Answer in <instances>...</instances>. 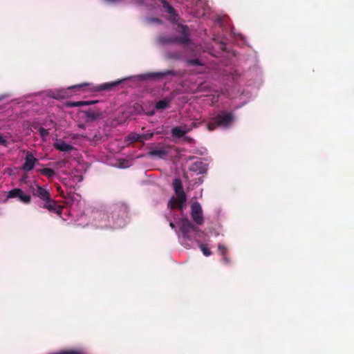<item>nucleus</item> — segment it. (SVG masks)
Masks as SVG:
<instances>
[{"instance_id": "obj_9", "label": "nucleus", "mask_w": 354, "mask_h": 354, "mask_svg": "<svg viewBox=\"0 0 354 354\" xmlns=\"http://www.w3.org/2000/svg\"><path fill=\"white\" fill-rule=\"evenodd\" d=\"M37 163L39 164L38 159L36 158L32 153L27 151L22 169L26 172H28L33 169Z\"/></svg>"}, {"instance_id": "obj_16", "label": "nucleus", "mask_w": 354, "mask_h": 354, "mask_svg": "<svg viewBox=\"0 0 354 354\" xmlns=\"http://www.w3.org/2000/svg\"><path fill=\"white\" fill-rule=\"evenodd\" d=\"M158 41L162 44H178V41H177V39L174 36H160L158 38Z\"/></svg>"}, {"instance_id": "obj_7", "label": "nucleus", "mask_w": 354, "mask_h": 354, "mask_svg": "<svg viewBox=\"0 0 354 354\" xmlns=\"http://www.w3.org/2000/svg\"><path fill=\"white\" fill-rule=\"evenodd\" d=\"M8 198H18V200L25 204H29L31 202V197L28 194H26L21 189L15 188L8 192Z\"/></svg>"}, {"instance_id": "obj_35", "label": "nucleus", "mask_w": 354, "mask_h": 354, "mask_svg": "<svg viewBox=\"0 0 354 354\" xmlns=\"http://www.w3.org/2000/svg\"><path fill=\"white\" fill-rule=\"evenodd\" d=\"M185 140H187V141H188L189 142H194V139H193V138H190V137H188V136L185 137Z\"/></svg>"}, {"instance_id": "obj_36", "label": "nucleus", "mask_w": 354, "mask_h": 354, "mask_svg": "<svg viewBox=\"0 0 354 354\" xmlns=\"http://www.w3.org/2000/svg\"><path fill=\"white\" fill-rule=\"evenodd\" d=\"M169 226L172 228V229H175L176 228V225L175 224L173 223V222H171L169 223Z\"/></svg>"}, {"instance_id": "obj_12", "label": "nucleus", "mask_w": 354, "mask_h": 354, "mask_svg": "<svg viewBox=\"0 0 354 354\" xmlns=\"http://www.w3.org/2000/svg\"><path fill=\"white\" fill-rule=\"evenodd\" d=\"M122 82V80L115 81L113 82L104 83L93 88H89V89L95 91H102L106 90H112L113 88L116 87L118 84Z\"/></svg>"}, {"instance_id": "obj_31", "label": "nucleus", "mask_w": 354, "mask_h": 354, "mask_svg": "<svg viewBox=\"0 0 354 354\" xmlns=\"http://www.w3.org/2000/svg\"><path fill=\"white\" fill-rule=\"evenodd\" d=\"M0 145L6 147H8V142L6 138L1 134H0Z\"/></svg>"}, {"instance_id": "obj_30", "label": "nucleus", "mask_w": 354, "mask_h": 354, "mask_svg": "<svg viewBox=\"0 0 354 354\" xmlns=\"http://www.w3.org/2000/svg\"><path fill=\"white\" fill-rule=\"evenodd\" d=\"M115 212H122V214L124 215V214H127V207H125L124 205H118L115 208Z\"/></svg>"}, {"instance_id": "obj_25", "label": "nucleus", "mask_w": 354, "mask_h": 354, "mask_svg": "<svg viewBox=\"0 0 354 354\" xmlns=\"http://www.w3.org/2000/svg\"><path fill=\"white\" fill-rule=\"evenodd\" d=\"M188 66H203V64L199 59H189L187 60Z\"/></svg>"}, {"instance_id": "obj_13", "label": "nucleus", "mask_w": 354, "mask_h": 354, "mask_svg": "<svg viewBox=\"0 0 354 354\" xmlns=\"http://www.w3.org/2000/svg\"><path fill=\"white\" fill-rule=\"evenodd\" d=\"M53 147L55 149L64 152H70L74 149L71 145L66 143L61 139L57 140L53 144Z\"/></svg>"}, {"instance_id": "obj_10", "label": "nucleus", "mask_w": 354, "mask_h": 354, "mask_svg": "<svg viewBox=\"0 0 354 354\" xmlns=\"http://www.w3.org/2000/svg\"><path fill=\"white\" fill-rule=\"evenodd\" d=\"M32 192L35 196L39 198L42 201L41 203H45L50 198V192L39 185H36V187L32 188Z\"/></svg>"}, {"instance_id": "obj_14", "label": "nucleus", "mask_w": 354, "mask_h": 354, "mask_svg": "<svg viewBox=\"0 0 354 354\" xmlns=\"http://www.w3.org/2000/svg\"><path fill=\"white\" fill-rule=\"evenodd\" d=\"M149 156L151 157H158L159 158H164L167 156L168 152L165 150L164 147H156L150 150L148 153Z\"/></svg>"}, {"instance_id": "obj_23", "label": "nucleus", "mask_w": 354, "mask_h": 354, "mask_svg": "<svg viewBox=\"0 0 354 354\" xmlns=\"http://www.w3.org/2000/svg\"><path fill=\"white\" fill-rule=\"evenodd\" d=\"M90 86H91V84L88 83H82V84L72 86L69 87L68 89L76 91H79L80 89H86Z\"/></svg>"}, {"instance_id": "obj_18", "label": "nucleus", "mask_w": 354, "mask_h": 354, "mask_svg": "<svg viewBox=\"0 0 354 354\" xmlns=\"http://www.w3.org/2000/svg\"><path fill=\"white\" fill-rule=\"evenodd\" d=\"M203 165V162L201 161H196L190 165L189 170L194 172H198V174H202L205 171Z\"/></svg>"}, {"instance_id": "obj_1", "label": "nucleus", "mask_w": 354, "mask_h": 354, "mask_svg": "<svg viewBox=\"0 0 354 354\" xmlns=\"http://www.w3.org/2000/svg\"><path fill=\"white\" fill-rule=\"evenodd\" d=\"M234 120V116L232 112L221 111L216 115L212 118L207 124L209 131H214L217 128H229Z\"/></svg>"}, {"instance_id": "obj_26", "label": "nucleus", "mask_w": 354, "mask_h": 354, "mask_svg": "<svg viewBox=\"0 0 354 354\" xmlns=\"http://www.w3.org/2000/svg\"><path fill=\"white\" fill-rule=\"evenodd\" d=\"M199 248L205 256L208 257L211 254V252L206 244L201 243Z\"/></svg>"}, {"instance_id": "obj_33", "label": "nucleus", "mask_w": 354, "mask_h": 354, "mask_svg": "<svg viewBox=\"0 0 354 354\" xmlns=\"http://www.w3.org/2000/svg\"><path fill=\"white\" fill-rule=\"evenodd\" d=\"M201 124V122H193L189 126L190 127L191 129L192 130L194 128L198 127Z\"/></svg>"}, {"instance_id": "obj_8", "label": "nucleus", "mask_w": 354, "mask_h": 354, "mask_svg": "<svg viewBox=\"0 0 354 354\" xmlns=\"http://www.w3.org/2000/svg\"><path fill=\"white\" fill-rule=\"evenodd\" d=\"M177 32L180 34V36L176 37L177 41L180 44H187L189 41V30L186 25L178 24L176 28Z\"/></svg>"}, {"instance_id": "obj_11", "label": "nucleus", "mask_w": 354, "mask_h": 354, "mask_svg": "<svg viewBox=\"0 0 354 354\" xmlns=\"http://www.w3.org/2000/svg\"><path fill=\"white\" fill-rule=\"evenodd\" d=\"M84 119L86 122H91L99 120L102 117V113L100 110H88L84 112Z\"/></svg>"}, {"instance_id": "obj_27", "label": "nucleus", "mask_w": 354, "mask_h": 354, "mask_svg": "<svg viewBox=\"0 0 354 354\" xmlns=\"http://www.w3.org/2000/svg\"><path fill=\"white\" fill-rule=\"evenodd\" d=\"M54 354H82V352L80 350H66L55 353Z\"/></svg>"}, {"instance_id": "obj_3", "label": "nucleus", "mask_w": 354, "mask_h": 354, "mask_svg": "<svg viewBox=\"0 0 354 354\" xmlns=\"http://www.w3.org/2000/svg\"><path fill=\"white\" fill-rule=\"evenodd\" d=\"M167 75H177V72L173 70H165L162 72H151L138 75V80L142 81L161 80Z\"/></svg>"}, {"instance_id": "obj_5", "label": "nucleus", "mask_w": 354, "mask_h": 354, "mask_svg": "<svg viewBox=\"0 0 354 354\" xmlns=\"http://www.w3.org/2000/svg\"><path fill=\"white\" fill-rule=\"evenodd\" d=\"M39 206L41 208L46 209L50 212L57 214L61 216L63 211V206L59 205L57 202L51 198L46 201L45 203H40Z\"/></svg>"}, {"instance_id": "obj_19", "label": "nucleus", "mask_w": 354, "mask_h": 354, "mask_svg": "<svg viewBox=\"0 0 354 354\" xmlns=\"http://www.w3.org/2000/svg\"><path fill=\"white\" fill-rule=\"evenodd\" d=\"M37 171L45 176L48 178H53L55 176V171L50 168H43L38 169Z\"/></svg>"}, {"instance_id": "obj_6", "label": "nucleus", "mask_w": 354, "mask_h": 354, "mask_svg": "<svg viewBox=\"0 0 354 354\" xmlns=\"http://www.w3.org/2000/svg\"><path fill=\"white\" fill-rule=\"evenodd\" d=\"M191 216L194 221L198 225L204 223V217L201 204L198 202H194L191 205Z\"/></svg>"}, {"instance_id": "obj_34", "label": "nucleus", "mask_w": 354, "mask_h": 354, "mask_svg": "<svg viewBox=\"0 0 354 354\" xmlns=\"http://www.w3.org/2000/svg\"><path fill=\"white\" fill-rule=\"evenodd\" d=\"M150 21L151 22H155V23H158V24H160L161 23V20L158 18H151L149 19Z\"/></svg>"}, {"instance_id": "obj_24", "label": "nucleus", "mask_w": 354, "mask_h": 354, "mask_svg": "<svg viewBox=\"0 0 354 354\" xmlns=\"http://www.w3.org/2000/svg\"><path fill=\"white\" fill-rule=\"evenodd\" d=\"M127 140L131 142H141L140 140V134L137 133H131L127 137Z\"/></svg>"}, {"instance_id": "obj_2", "label": "nucleus", "mask_w": 354, "mask_h": 354, "mask_svg": "<svg viewBox=\"0 0 354 354\" xmlns=\"http://www.w3.org/2000/svg\"><path fill=\"white\" fill-rule=\"evenodd\" d=\"M173 187L176 197H171L168 202V207L171 209L178 208L182 209L186 203L187 196L184 192L183 185L180 178H175L173 181Z\"/></svg>"}, {"instance_id": "obj_32", "label": "nucleus", "mask_w": 354, "mask_h": 354, "mask_svg": "<svg viewBox=\"0 0 354 354\" xmlns=\"http://www.w3.org/2000/svg\"><path fill=\"white\" fill-rule=\"evenodd\" d=\"M180 127L181 128H183V131H185V135L192 131V129L189 125L184 124V125H181Z\"/></svg>"}, {"instance_id": "obj_22", "label": "nucleus", "mask_w": 354, "mask_h": 354, "mask_svg": "<svg viewBox=\"0 0 354 354\" xmlns=\"http://www.w3.org/2000/svg\"><path fill=\"white\" fill-rule=\"evenodd\" d=\"M171 135L174 137L182 138L185 136V131L180 127H176L172 128Z\"/></svg>"}, {"instance_id": "obj_21", "label": "nucleus", "mask_w": 354, "mask_h": 354, "mask_svg": "<svg viewBox=\"0 0 354 354\" xmlns=\"http://www.w3.org/2000/svg\"><path fill=\"white\" fill-rule=\"evenodd\" d=\"M169 103L170 101L167 99L161 100L156 103L155 107L158 110L165 109L169 107Z\"/></svg>"}, {"instance_id": "obj_28", "label": "nucleus", "mask_w": 354, "mask_h": 354, "mask_svg": "<svg viewBox=\"0 0 354 354\" xmlns=\"http://www.w3.org/2000/svg\"><path fill=\"white\" fill-rule=\"evenodd\" d=\"M153 133H142L140 134V140L143 142L144 140H148L153 138Z\"/></svg>"}, {"instance_id": "obj_29", "label": "nucleus", "mask_w": 354, "mask_h": 354, "mask_svg": "<svg viewBox=\"0 0 354 354\" xmlns=\"http://www.w3.org/2000/svg\"><path fill=\"white\" fill-rule=\"evenodd\" d=\"M38 131L39 133L40 136L42 138H46L49 135L48 130L46 129H44L43 127H40Z\"/></svg>"}, {"instance_id": "obj_4", "label": "nucleus", "mask_w": 354, "mask_h": 354, "mask_svg": "<svg viewBox=\"0 0 354 354\" xmlns=\"http://www.w3.org/2000/svg\"><path fill=\"white\" fill-rule=\"evenodd\" d=\"M180 230L184 239L190 240L192 239L191 233L198 232V227L194 225L188 218H183L180 220Z\"/></svg>"}, {"instance_id": "obj_15", "label": "nucleus", "mask_w": 354, "mask_h": 354, "mask_svg": "<svg viewBox=\"0 0 354 354\" xmlns=\"http://www.w3.org/2000/svg\"><path fill=\"white\" fill-rule=\"evenodd\" d=\"M160 1L162 4L164 11L168 13L171 17L176 19L178 15L175 9L166 0H160Z\"/></svg>"}, {"instance_id": "obj_20", "label": "nucleus", "mask_w": 354, "mask_h": 354, "mask_svg": "<svg viewBox=\"0 0 354 354\" xmlns=\"http://www.w3.org/2000/svg\"><path fill=\"white\" fill-rule=\"evenodd\" d=\"M218 250L221 252V254L223 256V261L225 263L229 264L230 263V259L227 257V248L220 244L218 246Z\"/></svg>"}, {"instance_id": "obj_17", "label": "nucleus", "mask_w": 354, "mask_h": 354, "mask_svg": "<svg viewBox=\"0 0 354 354\" xmlns=\"http://www.w3.org/2000/svg\"><path fill=\"white\" fill-rule=\"evenodd\" d=\"M97 101H77L67 102L66 105L67 107H77L95 104Z\"/></svg>"}]
</instances>
